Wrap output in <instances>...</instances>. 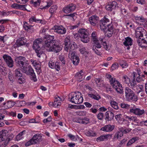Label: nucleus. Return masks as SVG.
Instances as JSON below:
<instances>
[{
    "instance_id": "obj_1",
    "label": "nucleus",
    "mask_w": 147,
    "mask_h": 147,
    "mask_svg": "<svg viewBox=\"0 0 147 147\" xmlns=\"http://www.w3.org/2000/svg\"><path fill=\"white\" fill-rule=\"evenodd\" d=\"M54 36L49 35H45L44 38L45 47L48 51H52L57 53L62 49V47L56 44V40L54 39Z\"/></svg>"
},
{
    "instance_id": "obj_2",
    "label": "nucleus",
    "mask_w": 147,
    "mask_h": 147,
    "mask_svg": "<svg viewBox=\"0 0 147 147\" xmlns=\"http://www.w3.org/2000/svg\"><path fill=\"white\" fill-rule=\"evenodd\" d=\"M135 33L139 46L143 48L147 47V35L146 31L142 27H138L136 30Z\"/></svg>"
},
{
    "instance_id": "obj_3",
    "label": "nucleus",
    "mask_w": 147,
    "mask_h": 147,
    "mask_svg": "<svg viewBox=\"0 0 147 147\" xmlns=\"http://www.w3.org/2000/svg\"><path fill=\"white\" fill-rule=\"evenodd\" d=\"M110 20L106 17L101 20L100 24V29L104 32L107 33V36L109 37L111 36L113 32V27L112 24H111Z\"/></svg>"
},
{
    "instance_id": "obj_4",
    "label": "nucleus",
    "mask_w": 147,
    "mask_h": 147,
    "mask_svg": "<svg viewBox=\"0 0 147 147\" xmlns=\"http://www.w3.org/2000/svg\"><path fill=\"white\" fill-rule=\"evenodd\" d=\"M69 99L71 102L76 104H80L83 102V98L80 92L72 93L70 94Z\"/></svg>"
},
{
    "instance_id": "obj_5",
    "label": "nucleus",
    "mask_w": 147,
    "mask_h": 147,
    "mask_svg": "<svg viewBox=\"0 0 147 147\" xmlns=\"http://www.w3.org/2000/svg\"><path fill=\"white\" fill-rule=\"evenodd\" d=\"M7 133V130L5 129H3L0 132V147H5L11 140L10 138H7L6 136Z\"/></svg>"
},
{
    "instance_id": "obj_6",
    "label": "nucleus",
    "mask_w": 147,
    "mask_h": 147,
    "mask_svg": "<svg viewBox=\"0 0 147 147\" xmlns=\"http://www.w3.org/2000/svg\"><path fill=\"white\" fill-rule=\"evenodd\" d=\"M125 97L129 101H137V97L134 92L129 87H127L125 90Z\"/></svg>"
},
{
    "instance_id": "obj_7",
    "label": "nucleus",
    "mask_w": 147,
    "mask_h": 147,
    "mask_svg": "<svg viewBox=\"0 0 147 147\" xmlns=\"http://www.w3.org/2000/svg\"><path fill=\"white\" fill-rule=\"evenodd\" d=\"M78 33L82 41L84 43H88L89 41V34L88 31L85 29L81 28L79 30Z\"/></svg>"
},
{
    "instance_id": "obj_8",
    "label": "nucleus",
    "mask_w": 147,
    "mask_h": 147,
    "mask_svg": "<svg viewBox=\"0 0 147 147\" xmlns=\"http://www.w3.org/2000/svg\"><path fill=\"white\" fill-rule=\"evenodd\" d=\"M22 71L28 75H30L31 79L34 82L37 81V78L34 70L31 66H29L28 67H24L22 68Z\"/></svg>"
},
{
    "instance_id": "obj_9",
    "label": "nucleus",
    "mask_w": 147,
    "mask_h": 147,
    "mask_svg": "<svg viewBox=\"0 0 147 147\" xmlns=\"http://www.w3.org/2000/svg\"><path fill=\"white\" fill-rule=\"evenodd\" d=\"M41 136L40 135L35 134L32 138L25 144L26 146H28L32 144H35L39 142L41 140Z\"/></svg>"
},
{
    "instance_id": "obj_10",
    "label": "nucleus",
    "mask_w": 147,
    "mask_h": 147,
    "mask_svg": "<svg viewBox=\"0 0 147 147\" xmlns=\"http://www.w3.org/2000/svg\"><path fill=\"white\" fill-rule=\"evenodd\" d=\"M16 61L18 66L22 69L24 67H25L26 65L28 62L26 58L22 56H20L16 58Z\"/></svg>"
},
{
    "instance_id": "obj_11",
    "label": "nucleus",
    "mask_w": 147,
    "mask_h": 147,
    "mask_svg": "<svg viewBox=\"0 0 147 147\" xmlns=\"http://www.w3.org/2000/svg\"><path fill=\"white\" fill-rule=\"evenodd\" d=\"M73 121L74 122L84 124H88L90 122L89 119L86 117H74L73 118Z\"/></svg>"
},
{
    "instance_id": "obj_12",
    "label": "nucleus",
    "mask_w": 147,
    "mask_h": 147,
    "mask_svg": "<svg viewBox=\"0 0 147 147\" xmlns=\"http://www.w3.org/2000/svg\"><path fill=\"white\" fill-rule=\"evenodd\" d=\"M51 30H53L55 32L60 34H65L66 32V29L62 26H55L53 27Z\"/></svg>"
},
{
    "instance_id": "obj_13",
    "label": "nucleus",
    "mask_w": 147,
    "mask_h": 147,
    "mask_svg": "<svg viewBox=\"0 0 147 147\" xmlns=\"http://www.w3.org/2000/svg\"><path fill=\"white\" fill-rule=\"evenodd\" d=\"M3 57L6 65L9 67H12L13 66L14 62L11 57L9 56L4 55Z\"/></svg>"
},
{
    "instance_id": "obj_14",
    "label": "nucleus",
    "mask_w": 147,
    "mask_h": 147,
    "mask_svg": "<svg viewBox=\"0 0 147 147\" xmlns=\"http://www.w3.org/2000/svg\"><path fill=\"white\" fill-rule=\"evenodd\" d=\"M94 45L93 46L92 49L95 53L98 55L100 54V52L97 49H100L101 47V45L99 40L97 39L95 41H93Z\"/></svg>"
},
{
    "instance_id": "obj_15",
    "label": "nucleus",
    "mask_w": 147,
    "mask_h": 147,
    "mask_svg": "<svg viewBox=\"0 0 147 147\" xmlns=\"http://www.w3.org/2000/svg\"><path fill=\"white\" fill-rule=\"evenodd\" d=\"M76 9V5L73 4H70L64 7L63 11L66 13H68L73 12Z\"/></svg>"
},
{
    "instance_id": "obj_16",
    "label": "nucleus",
    "mask_w": 147,
    "mask_h": 147,
    "mask_svg": "<svg viewBox=\"0 0 147 147\" xmlns=\"http://www.w3.org/2000/svg\"><path fill=\"white\" fill-rule=\"evenodd\" d=\"M129 111L130 112L139 116H142L145 113L144 110H141L138 108L131 109L129 110Z\"/></svg>"
},
{
    "instance_id": "obj_17",
    "label": "nucleus",
    "mask_w": 147,
    "mask_h": 147,
    "mask_svg": "<svg viewBox=\"0 0 147 147\" xmlns=\"http://www.w3.org/2000/svg\"><path fill=\"white\" fill-rule=\"evenodd\" d=\"M135 18L136 22L140 23L141 25H142L144 26L147 24V21L146 19L142 16H137L135 17Z\"/></svg>"
},
{
    "instance_id": "obj_18",
    "label": "nucleus",
    "mask_w": 147,
    "mask_h": 147,
    "mask_svg": "<svg viewBox=\"0 0 147 147\" xmlns=\"http://www.w3.org/2000/svg\"><path fill=\"white\" fill-rule=\"evenodd\" d=\"M43 40L41 38L36 39L34 42L33 45V48L34 50L40 49V45L42 42Z\"/></svg>"
},
{
    "instance_id": "obj_19",
    "label": "nucleus",
    "mask_w": 147,
    "mask_h": 147,
    "mask_svg": "<svg viewBox=\"0 0 147 147\" xmlns=\"http://www.w3.org/2000/svg\"><path fill=\"white\" fill-rule=\"evenodd\" d=\"M85 75V72L81 70L76 74L75 77L78 81L81 82L84 78Z\"/></svg>"
},
{
    "instance_id": "obj_20",
    "label": "nucleus",
    "mask_w": 147,
    "mask_h": 147,
    "mask_svg": "<svg viewBox=\"0 0 147 147\" xmlns=\"http://www.w3.org/2000/svg\"><path fill=\"white\" fill-rule=\"evenodd\" d=\"M133 40L129 37H127L125 38V40L123 42L124 45L127 47V49L129 50L130 49L129 46L132 45Z\"/></svg>"
},
{
    "instance_id": "obj_21",
    "label": "nucleus",
    "mask_w": 147,
    "mask_h": 147,
    "mask_svg": "<svg viewBox=\"0 0 147 147\" xmlns=\"http://www.w3.org/2000/svg\"><path fill=\"white\" fill-rule=\"evenodd\" d=\"M62 99L60 97L58 96H56L55 97L54 101L53 103V105L55 107H58L61 105V102Z\"/></svg>"
},
{
    "instance_id": "obj_22",
    "label": "nucleus",
    "mask_w": 147,
    "mask_h": 147,
    "mask_svg": "<svg viewBox=\"0 0 147 147\" xmlns=\"http://www.w3.org/2000/svg\"><path fill=\"white\" fill-rule=\"evenodd\" d=\"M89 97L96 100H98L101 98L100 96L96 93V92L94 91L92 92H89L88 94Z\"/></svg>"
},
{
    "instance_id": "obj_23",
    "label": "nucleus",
    "mask_w": 147,
    "mask_h": 147,
    "mask_svg": "<svg viewBox=\"0 0 147 147\" xmlns=\"http://www.w3.org/2000/svg\"><path fill=\"white\" fill-rule=\"evenodd\" d=\"M98 20V18L95 15H93L90 17L89 20L91 24L94 26L97 23Z\"/></svg>"
},
{
    "instance_id": "obj_24",
    "label": "nucleus",
    "mask_w": 147,
    "mask_h": 147,
    "mask_svg": "<svg viewBox=\"0 0 147 147\" xmlns=\"http://www.w3.org/2000/svg\"><path fill=\"white\" fill-rule=\"evenodd\" d=\"M112 136L110 134L103 135L97 138L96 139L97 142H100L107 140L108 139L111 137Z\"/></svg>"
},
{
    "instance_id": "obj_25",
    "label": "nucleus",
    "mask_w": 147,
    "mask_h": 147,
    "mask_svg": "<svg viewBox=\"0 0 147 147\" xmlns=\"http://www.w3.org/2000/svg\"><path fill=\"white\" fill-rule=\"evenodd\" d=\"M115 118L119 124H124L125 123H127L128 121L126 120L123 119L121 118V115H117L115 116Z\"/></svg>"
},
{
    "instance_id": "obj_26",
    "label": "nucleus",
    "mask_w": 147,
    "mask_h": 147,
    "mask_svg": "<svg viewBox=\"0 0 147 147\" xmlns=\"http://www.w3.org/2000/svg\"><path fill=\"white\" fill-rule=\"evenodd\" d=\"M114 117V114L111 112L109 113L107 111L105 113V119L106 121H111L113 118Z\"/></svg>"
},
{
    "instance_id": "obj_27",
    "label": "nucleus",
    "mask_w": 147,
    "mask_h": 147,
    "mask_svg": "<svg viewBox=\"0 0 147 147\" xmlns=\"http://www.w3.org/2000/svg\"><path fill=\"white\" fill-rule=\"evenodd\" d=\"M114 125H105L104 127L101 128V130L104 131L109 132L112 131L114 128Z\"/></svg>"
},
{
    "instance_id": "obj_28",
    "label": "nucleus",
    "mask_w": 147,
    "mask_h": 147,
    "mask_svg": "<svg viewBox=\"0 0 147 147\" xmlns=\"http://www.w3.org/2000/svg\"><path fill=\"white\" fill-rule=\"evenodd\" d=\"M64 44L65 45V50L67 52L69 49V45H70V44L69 37V36L67 37L65 39Z\"/></svg>"
},
{
    "instance_id": "obj_29",
    "label": "nucleus",
    "mask_w": 147,
    "mask_h": 147,
    "mask_svg": "<svg viewBox=\"0 0 147 147\" xmlns=\"http://www.w3.org/2000/svg\"><path fill=\"white\" fill-rule=\"evenodd\" d=\"M25 44L26 42L24 41V38L23 37L18 39L16 42L17 47L24 45Z\"/></svg>"
},
{
    "instance_id": "obj_30",
    "label": "nucleus",
    "mask_w": 147,
    "mask_h": 147,
    "mask_svg": "<svg viewBox=\"0 0 147 147\" xmlns=\"http://www.w3.org/2000/svg\"><path fill=\"white\" fill-rule=\"evenodd\" d=\"M125 120L128 119L130 121H133L134 122L138 123L139 122V120L137 118V117L135 116L129 117L127 116H125Z\"/></svg>"
},
{
    "instance_id": "obj_31",
    "label": "nucleus",
    "mask_w": 147,
    "mask_h": 147,
    "mask_svg": "<svg viewBox=\"0 0 147 147\" xmlns=\"http://www.w3.org/2000/svg\"><path fill=\"white\" fill-rule=\"evenodd\" d=\"M107 78L108 79L110 83L111 84H113L116 81H117L116 80L115 78L114 77H112L111 75L110 74H107L106 76Z\"/></svg>"
},
{
    "instance_id": "obj_32",
    "label": "nucleus",
    "mask_w": 147,
    "mask_h": 147,
    "mask_svg": "<svg viewBox=\"0 0 147 147\" xmlns=\"http://www.w3.org/2000/svg\"><path fill=\"white\" fill-rule=\"evenodd\" d=\"M122 80L123 83L127 84H129L130 82V79L127 76L125 75L123 76L122 77Z\"/></svg>"
},
{
    "instance_id": "obj_33",
    "label": "nucleus",
    "mask_w": 147,
    "mask_h": 147,
    "mask_svg": "<svg viewBox=\"0 0 147 147\" xmlns=\"http://www.w3.org/2000/svg\"><path fill=\"white\" fill-rule=\"evenodd\" d=\"M139 138L138 137H135L131 139L130 140L127 144V146H129L131 145L133 143H134L136 141L139 140Z\"/></svg>"
},
{
    "instance_id": "obj_34",
    "label": "nucleus",
    "mask_w": 147,
    "mask_h": 147,
    "mask_svg": "<svg viewBox=\"0 0 147 147\" xmlns=\"http://www.w3.org/2000/svg\"><path fill=\"white\" fill-rule=\"evenodd\" d=\"M68 136L71 140L73 141H75L76 140L81 141L82 140V139L79 138L78 136H76L75 137V136L71 134H69L68 135Z\"/></svg>"
},
{
    "instance_id": "obj_35",
    "label": "nucleus",
    "mask_w": 147,
    "mask_h": 147,
    "mask_svg": "<svg viewBox=\"0 0 147 147\" xmlns=\"http://www.w3.org/2000/svg\"><path fill=\"white\" fill-rule=\"evenodd\" d=\"M42 21V20L38 19H36L34 16H32L29 19V22L30 23H32L34 22L41 23Z\"/></svg>"
},
{
    "instance_id": "obj_36",
    "label": "nucleus",
    "mask_w": 147,
    "mask_h": 147,
    "mask_svg": "<svg viewBox=\"0 0 147 147\" xmlns=\"http://www.w3.org/2000/svg\"><path fill=\"white\" fill-rule=\"evenodd\" d=\"M145 79L144 76L142 74L138 76L136 78V80L137 82L139 83L144 81Z\"/></svg>"
},
{
    "instance_id": "obj_37",
    "label": "nucleus",
    "mask_w": 147,
    "mask_h": 147,
    "mask_svg": "<svg viewBox=\"0 0 147 147\" xmlns=\"http://www.w3.org/2000/svg\"><path fill=\"white\" fill-rule=\"evenodd\" d=\"M0 72L2 75L5 76L7 74V71L5 67L2 66L0 67Z\"/></svg>"
},
{
    "instance_id": "obj_38",
    "label": "nucleus",
    "mask_w": 147,
    "mask_h": 147,
    "mask_svg": "<svg viewBox=\"0 0 147 147\" xmlns=\"http://www.w3.org/2000/svg\"><path fill=\"white\" fill-rule=\"evenodd\" d=\"M87 112L85 111H78L75 112L76 115L80 116H86Z\"/></svg>"
},
{
    "instance_id": "obj_39",
    "label": "nucleus",
    "mask_w": 147,
    "mask_h": 147,
    "mask_svg": "<svg viewBox=\"0 0 147 147\" xmlns=\"http://www.w3.org/2000/svg\"><path fill=\"white\" fill-rule=\"evenodd\" d=\"M111 106L112 107L116 110L118 109L119 107L117 103L115 101L112 100L110 101Z\"/></svg>"
},
{
    "instance_id": "obj_40",
    "label": "nucleus",
    "mask_w": 147,
    "mask_h": 147,
    "mask_svg": "<svg viewBox=\"0 0 147 147\" xmlns=\"http://www.w3.org/2000/svg\"><path fill=\"white\" fill-rule=\"evenodd\" d=\"M86 134L87 136H95L96 134V133L91 130L87 131L86 132Z\"/></svg>"
},
{
    "instance_id": "obj_41",
    "label": "nucleus",
    "mask_w": 147,
    "mask_h": 147,
    "mask_svg": "<svg viewBox=\"0 0 147 147\" xmlns=\"http://www.w3.org/2000/svg\"><path fill=\"white\" fill-rule=\"evenodd\" d=\"M71 59L74 65H78L79 62V58L78 57L77 55L75 56L74 58H73V59Z\"/></svg>"
},
{
    "instance_id": "obj_42",
    "label": "nucleus",
    "mask_w": 147,
    "mask_h": 147,
    "mask_svg": "<svg viewBox=\"0 0 147 147\" xmlns=\"http://www.w3.org/2000/svg\"><path fill=\"white\" fill-rule=\"evenodd\" d=\"M123 135V132L121 130L119 131H118L115 134L114 136V138L116 139H118L122 136Z\"/></svg>"
},
{
    "instance_id": "obj_43",
    "label": "nucleus",
    "mask_w": 147,
    "mask_h": 147,
    "mask_svg": "<svg viewBox=\"0 0 147 147\" xmlns=\"http://www.w3.org/2000/svg\"><path fill=\"white\" fill-rule=\"evenodd\" d=\"M137 86L136 81L134 80L130 82V87L134 90H136Z\"/></svg>"
},
{
    "instance_id": "obj_44",
    "label": "nucleus",
    "mask_w": 147,
    "mask_h": 147,
    "mask_svg": "<svg viewBox=\"0 0 147 147\" xmlns=\"http://www.w3.org/2000/svg\"><path fill=\"white\" fill-rule=\"evenodd\" d=\"M80 51L82 54H83L84 55H86L88 53L85 47H81L80 48Z\"/></svg>"
},
{
    "instance_id": "obj_45",
    "label": "nucleus",
    "mask_w": 147,
    "mask_h": 147,
    "mask_svg": "<svg viewBox=\"0 0 147 147\" xmlns=\"http://www.w3.org/2000/svg\"><path fill=\"white\" fill-rule=\"evenodd\" d=\"M30 2L31 4H32L34 6L36 7L39 5L41 2V0H37L35 1H34L33 0H31L30 1Z\"/></svg>"
},
{
    "instance_id": "obj_46",
    "label": "nucleus",
    "mask_w": 147,
    "mask_h": 147,
    "mask_svg": "<svg viewBox=\"0 0 147 147\" xmlns=\"http://www.w3.org/2000/svg\"><path fill=\"white\" fill-rule=\"evenodd\" d=\"M76 47L77 46L75 43H73L72 44H70L69 46V51H75L74 50L76 48Z\"/></svg>"
},
{
    "instance_id": "obj_47",
    "label": "nucleus",
    "mask_w": 147,
    "mask_h": 147,
    "mask_svg": "<svg viewBox=\"0 0 147 147\" xmlns=\"http://www.w3.org/2000/svg\"><path fill=\"white\" fill-rule=\"evenodd\" d=\"M116 91L118 93L122 94L123 93V88L122 85L118 86V87H117L114 88Z\"/></svg>"
},
{
    "instance_id": "obj_48",
    "label": "nucleus",
    "mask_w": 147,
    "mask_h": 147,
    "mask_svg": "<svg viewBox=\"0 0 147 147\" xmlns=\"http://www.w3.org/2000/svg\"><path fill=\"white\" fill-rule=\"evenodd\" d=\"M6 105L8 108H9L13 106L15 104V102L12 101H9L5 103Z\"/></svg>"
},
{
    "instance_id": "obj_49",
    "label": "nucleus",
    "mask_w": 147,
    "mask_h": 147,
    "mask_svg": "<svg viewBox=\"0 0 147 147\" xmlns=\"http://www.w3.org/2000/svg\"><path fill=\"white\" fill-rule=\"evenodd\" d=\"M25 131H23L20 132L16 137V139L17 140H19L22 139L23 138V135L24 134Z\"/></svg>"
},
{
    "instance_id": "obj_50",
    "label": "nucleus",
    "mask_w": 147,
    "mask_h": 147,
    "mask_svg": "<svg viewBox=\"0 0 147 147\" xmlns=\"http://www.w3.org/2000/svg\"><path fill=\"white\" fill-rule=\"evenodd\" d=\"M57 6L56 5L52 6L50 9L49 11L51 14L55 12L57 8Z\"/></svg>"
},
{
    "instance_id": "obj_51",
    "label": "nucleus",
    "mask_w": 147,
    "mask_h": 147,
    "mask_svg": "<svg viewBox=\"0 0 147 147\" xmlns=\"http://www.w3.org/2000/svg\"><path fill=\"white\" fill-rule=\"evenodd\" d=\"M137 92L139 96L141 98H143L145 96L144 90L142 91H138Z\"/></svg>"
},
{
    "instance_id": "obj_52",
    "label": "nucleus",
    "mask_w": 147,
    "mask_h": 147,
    "mask_svg": "<svg viewBox=\"0 0 147 147\" xmlns=\"http://www.w3.org/2000/svg\"><path fill=\"white\" fill-rule=\"evenodd\" d=\"M60 63L58 62L57 61L55 62L54 68L57 71H59L60 69L61 65Z\"/></svg>"
},
{
    "instance_id": "obj_53",
    "label": "nucleus",
    "mask_w": 147,
    "mask_h": 147,
    "mask_svg": "<svg viewBox=\"0 0 147 147\" xmlns=\"http://www.w3.org/2000/svg\"><path fill=\"white\" fill-rule=\"evenodd\" d=\"M109 4L113 9H115L117 8L118 7L117 4L115 1H113Z\"/></svg>"
},
{
    "instance_id": "obj_54",
    "label": "nucleus",
    "mask_w": 147,
    "mask_h": 147,
    "mask_svg": "<svg viewBox=\"0 0 147 147\" xmlns=\"http://www.w3.org/2000/svg\"><path fill=\"white\" fill-rule=\"evenodd\" d=\"M76 56L75 55V51H69L68 55V57L69 59H73V58H74L75 56Z\"/></svg>"
},
{
    "instance_id": "obj_55",
    "label": "nucleus",
    "mask_w": 147,
    "mask_h": 147,
    "mask_svg": "<svg viewBox=\"0 0 147 147\" xmlns=\"http://www.w3.org/2000/svg\"><path fill=\"white\" fill-rule=\"evenodd\" d=\"M35 52L36 53L37 56L40 57L41 55L43 53V51L40 50V49H36V50H35Z\"/></svg>"
},
{
    "instance_id": "obj_56",
    "label": "nucleus",
    "mask_w": 147,
    "mask_h": 147,
    "mask_svg": "<svg viewBox=\"0 0 147 147\" xmlns=\"http://www.w3.org/2000/svg\"><path fill=\"white\" fill-rule=\"evenodd\" d=\"M27 6V5H22L19 4L18 9H20L23 10H27V9L26 8V7Z\"/></svg>"
},
{
    "instance_id": "obj_57",
    "label": "nucleus",
    "mask_w": 147,
    "mask_h": 147,
    "mask_svg": "<svg viewBox=\"0 0 147 147\" xmlns=\"http://www.w3.org/2000/svg\"><path fill=\"white\" fill-rule=\"evenodd\" d=\"M121 107L122 108L128 109L130 108V106L127 104L122 103L121 104Z\"/></svg>"
},
{
    "instance_id": "obj_58",
    "label": "nucleus",
    "mask_w": 147,
    "mask_h": 147,
    "mask_svg": "<svg viewBox=\"0 0 147 147\" xmlns=\"http://www.w3.org/2000/svg\"><path fill=\"white\" fill-rule=\"evenodd\" d=\"M118 67V64L117 63H115L113 64L111 67V70L112 71L115 70L117 69Z\"/></svg>"
},
{
    "instance_id": "obj_59",
    "label": "nucleus",
    "mask_w": 147,
    "mask_h": 147,
    "mask_svg": "<svg viewBox=\"0 0 147 147\" xmlns=\"http://www.w3.org/2000/svg\"><path fill=\"white\" fill-rule=\"evenodd\" d=\"M102 45L104 47V48L106 50H109L110 48V47L109 45H107L105 41L103 42Z\"/></svg>"
},
{
    "instance_id": "obj_60",
    "label": "nucleus",
    "mask_w": 147,
    "mask_h": 147,
    "mask_svg": "<svg viewBox=\"0 0 147 147\" xmlns=\"http://www.w3.org/2000/svg\"><path fill=\"white\" fill-rule=\"evenodd\" d=\"M32 27V26L29 25L27 22H25L24 24V27L26 30H28Z\"/></svg>"
},
{
    "instance_id": "obj_61",
    "label": "nucleus",
    "mask_w": 147,
    "mask_h": 147,
    "mask_svg": "<svg viewBox=\"0 0 147 147\" xmlns=\"http://www.w3.org/2000/svg\"><path fill=\"white\" fill-rule=\"evenodd\" d=\"M104 115L102 113H99L97 115V117L100 120H102L103 119Z\"/></svg>"
},
{
    "instance_id": "obj_62",
    "label": "nucleus",
    "mask_w": 147,
    "mask_h": 147,
    "mask_svg": "<svg viewBox=\"0 0 147 147\" xmlns=\"http://www.w3.org/2000/svg\"><path fill=\"white\" fill-rule=\"evenodd\" d=\"M18 79V82L20 84H22L25 82V80L23 77L22 76Z\"/></svg>"
},
{
    "instance_id": "obj_63",
    "label": "nucleus",
    "mask_w": 147,
    "mask_h": 147,
    "mask_svg": "<svg viewBox=\"0 0 147 147\" xmlns=\"http://www.w3.org/2000/svg\"><path fill=\"white\" fill-rule=\"evenodd\" d=\"M91 37L92 40L93 41H95L97 39L96 36V32L95 31L93 32L91 34Z\"/></svg>"
},
{
    "instance_id": "obj_64",
    "label": "nucleus",
    "mask_w": 147,
    "mask_h": 147,
    "mask_svg": "<svg viewBox=\"0 0 147 147\" xmlns=\"http://www.w3.org/2000/svg\"><path fill=\"white\" fill-rule=\"evenodd\" d=\"M55 63L52 61H50L49 62V66L50 67L54 69L55 67Z\"/></svg>"
}]
</instances>
